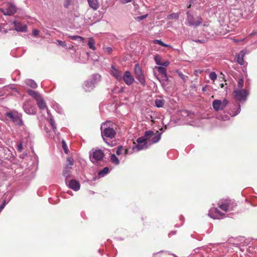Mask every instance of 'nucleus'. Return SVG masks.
<instances>
[{
    "mask_svg": "<svg viewBox=\"0 0 257 257\" xmlns=\"http://www.w3.org/2000/svg\"><path fill=\"white\" fill-rule=\"evenodd\" d=\"M114 124L109 121H105L101 125V134L104 141L105 138L112 139L116 135V131L114 129Z\"/></svg>",
    "mask_w": 257,
    "mask_h": 257,
    "instance_id": "f257e3e1",
    "label": "nucleus"
},
{
    "mask_svg": "<svg viewBox=\"0 0 257 257\" xmlns=\"http://www.w3.org/2000/svg\"><path fill=\"white\" fill-rule=\"evenodd\" d=\"M0 10L4 15L11 16L16 13L17 9L13 3H6Z\"/></svg>",
    "mask_w": 257,
    "mask_h": 257,
    "instance_id": "f03ea898",
    "label": "nucleus"
},
{
    "mask_svg": "<svg viewBox=\"0 0 257 257\" xmlns=\"http://www.w3.org/2000/svg\"><path fill=\"white\" fill-rule=\"evenodd\" d=\"M219 25L217 26L216 31L217 34L220 35H224L229 32L228 26V21L224 25H222L221 23H224L225 22V17H219Z\"/></svg>",
    "mask_w": 257,
    "mask_h": 257,
    "instance_id": "7ed1b4c3",
    "label": "nucleus"
},
{
    "mask_svg": "<svg viewBox=\"0 0 257 257\" xmlns=\"http://www.w3.org/2000/svg\"><path fill=\"white\" fill-rule=\"evenodd\" d=\"M134 74L136 78L143 85H146V79L143 70L139 64H136L134 68Z\"/></svg>",
    "mask_w": 257,
    "mask_h": 257,
    "instance_id": "20e7f679",
    "label": "nucleus"
},
{
    "mask_svg": "<svg viewBox=\"0 0 257 257\" xmlns=\"http://www.w3.org/2000/svg\"><path fill=\"white\" fill-rule=\"evenodd\" d=\"M248 95V91L243 89H236L233 92V95L234 99L239 101H245Z\"/></svg>",
    "mask_w": 257,
    "mask_h": 257,
    "instance_id": "39448f33",
    "label": "nucleus"
},
{
    "mask_svg": "<svg viewBox=\"0 0 257 257\" xmlns=\"http://www.w3.org/2000/svg\"><path fill=\"white\" fill-rule=\"evenodd\" d=\"M92 153L90 154V159L92 162L102 160L104 157V153L101 150L94 151L92 150Z\"/></svg>",
    "mask_w": 257,
    "mask_h": 257,
    "instance_id": "423d86ee",
    "label": "nucleus"
},
{
    "mask_svg": "<svg viewBox=\"0 0 257 257\" xmlns=\"http://www.w3.org/2000/svg\"><path fill=\"white\" fill-rule=\"evenodd\" d=\"M6 116L8 119H10L14 122H15L18 125H22V120L18 114L14 113L13 112H7Z\"/></svg>",
    "mask_w": 257,
    "mask_h": 257,
    "instance_id": "0eeeda50",
    "label": "nucleus"
},
{
    "mask_svg": "<svg viewBox=\"0 0 257 257\" xmlns=\"http://www.w3.org/2000/svg\"><path fill=\"white\" fill-rule=\"evenodd\" d=\"M201 22V17H187L186 24L191 27H196L199 25Z\"/></svg>",
    "mask_w": 257,
    "mask_h": 257,
    "instance_id": "6e6552de",
    "label": "nucleus"
},
{
    "mask_svg": "<svg viewBox=\"0 0 257 257\" xmlns=\"http://www.w3.org/2000/svg\"><path fill=\"white\" fill-rule=\"evenodd\" d=\"M122 79L125 84L128 85H132L135 81L134 78L131 73L128 71H126L124 72L122 76Z\"/></svg>",
    "mask_w": 257,
    "mask_h": 257,
    "instance_id": "1a4fd4ad",
    "label": "nucleus"
},
{
    "mask_svg": "<svg viewBox=\"0 0 257 257\" xmlns=\"http://www.w3.org/2000/svg\"><path fill=\"white\" fill-rule=\"evenodd\" d=\"M23 108L25 111L30 114L36 113V109L34 106L29 101L25 102L23 105Z\"/></svg>",
    "mask_w": 257,
    "mask_h": 257,
    "instance_id": "9d476101",
    "label": "nucleus"
},
{
    "mask_svg": "<svg viewBox=\"0 0 257 257\" xmlns=\"http://www.w3.org/2000/svg\"><path fill=\"white\" fill-rule=\"evenodd\" d=\"M14 25L15 30L18 32H26L27 31V26L25 24H22L20 22L14 21Z\"/></svg>",
    "mask_w": 257,
    "mask_h": 257,
    "instance_id": "9b49d317",
    "label": "nucleus"
},
{
    "mask_svg": "<svg viewBox=\"0 0 257 257\" xmlns=\"http://www.w3.org/2000/svg\"><path fill=\"white\" fill-rule=\"evenodd\" d=\"M146 141L147 140L144 136L139 138L137 140V142L138 144L136 147L138 150H141L147 148Z\"/></svg>",
    "mask_w": 257,
    "mask_h": 257,
    "instance_id": "f8f14e48",
    "label": "nucleus"
},
{
    "mask_svg": "<svg viewBox=\"0 0 257 257\" xmlns=\"http://www.w3.org/2000/svg\"><path fill=\"white\" fill-rule=\"evenodd\" d=\"M111 74L118 81L122 79V72L117 69L114 66H111Z\"/></svg>",
    "mask_w": 257,
    "mask_h": 257,
    "instance_id": "ddd939ff",
    "label": "nucleus"
},
{
    "mask_svg": "<svg viewBox=\"0 0 257 257\" xmlns=\"http://www.w3.org/2000/svg\"><path fill=\"white\" fill-rule=\"evenodd\" d=\"M246 54L245 50H242L235 58V60L240 65L244 64V57Z\"/></svg>",
    "mask_w": 257,
    "mask_h": 257,
    "instance_id": "4468645a",
    "label": "nucleus"
},
{
    "mask_svg": "<svg viewBox=\"0 0 257 257\" xmlns=\"http://www.w3.org/2000/svg\"><path fill=\"white\" fill-rule=\"evenodd\" d=\"M68 186L70 188L75 191L79 190L80 187L79 183L74 179H72L69 181Z\"/></svg>",
    "mask_w": 257,
    "mask_h": 257,
    "instance_id": "2eb2a0df",
    "label": "nucleus"
},
{
    "mask_svg": "<svg viewBox=\"0 0 257 257\" xmlns=\"http://www.w3.org/2000/svg\"><path fill=\"white\" fill-rule=\"evenodd\" d=\"M83 87L86 92H90L94 87V84L91 81H85Z\"/></svg>",
    "mask_w": 257,
    "mask_h": 257,
    "instance_id": "dca6fc26",
    "label": "nucleus"
},
{
    "mask_svg": "<svg viewBox=\"0 0 257 257\" xmlns=\"http://www.w3.org/2000/svg\"><path fill=\"white\" fill-rule=\"evenodd\" d=\"M89 6L93 10H96L99 6V4L97 0H87Z\"/></svg>",
    "mask_w": 257,
    "mask_h": 257,
    "instance_id": "f3484780",
    "label": "nucleus"
},
{
    "mask_svg": "<svg viewBox=\"0 0 257 257\" xmlns=\"http://www.w3.org/2000/svg\"><path fill=\"white\" fill-rule=\"evenodd\" d=\"M212 106L215 111L222 110L221 101L220 100H214L212 102Z\"/></svg>",
    "mask_w": 257,
    "mask_h": 257,
    "instance_id": "a211bd4d",
    "label": "nucleus"
},
{
    "mask_svg": "<svg viewBox=\"0 0 257 257\" xmlns=\"http://www.w3.org/2000/svg\"><path fill=\"white\" fill-rule=\"evenodd\" d=\"M38 107L41 109H45L47 107L46 104L41 96L36 100Z\"/></svg>",
    "mask_w": 257,
    "mask_h": 257,
    "instance_id": "6ab92c4d",
    "label": "nucleus"
},
{
    "mask_svg": "<svg viewBox=\"0 0 257 257\" xmlns=\"http://www.w3.org/2000/svg\"><path fill=\"white\" fill-rule=\"evenodd\" d=\"M161 133H160L159 131H157L156 133H153V136H152L150 141L153 143H157L161 139Z\"/></svg>",
    "mask_w": 257,
    "mask_h": 257,
    "instance_id": "aec40b11",
    "label": "nucleus"
},
{
    "mask_svg": "<svg viewBox=\"0 0 257 257\" xmlns=\"http://www.w3.org/2000/svg\"><path fill=\"white\" fill-rule=\"evenodd\" d=\"M71 169V167H68V165H66L65 169L63 172V175L66 178V180L68 178L71 174L70 169Z\"/></svg>",
    "mask_w": 257,
    "mask_h": 257,
    "instance_id": "412c9836",
    "label": "nucleus"
},
{
    "mask_svg": "<svg viewBox=\"0 0 257 257\" xmlns=\"http://www.w3.org/2000/svg\"><path fill=\"white\" fill-rule=\"evenodd\" d=\"M156 69L158 70V71L162 74V76L163 77L167 78V72H166V69L164 67H156Z\"/></svg>",
    "mask_w": 257,
    "mask_h": 257,
    "instance_id": "4be33fe9",
    "label": "nucleus"
},
{
    "mask_svg": "<svg viewBox=\"0 0 257 257\" xmlns=\"http://www.w3.org/2000/svg\"><path fill=\"white\" fill-rule=\"evenodd\" d=\"M28 93L31 96L33 97L36 100L41 96V95L38 92L32 90H28Z\"/></svg>",
    "mask_w": 257,
    "mask_h": 257,
    "instance_id": "5701e85b",
    "label": "nucleus"
},
{
    "mask_svg": "<svg viewBox=\"0 0 257 257\" xmlns=\"http://www.w3.org/2000/svg\"><path fill=\"white\" fill-rule=\"evenodd\" d=\"M95 42L92 38H89L88 45L90 49L92 50H95L96 49V47H95Z\"/></svg>",
    "mask_w": 257,
    "mask_h": 257,
    "instance_id": "b1692460",
    "label": "nucleus"
},
{
    "mask_svg": "<svg viewBox=\"0 0 257 257\" xmlns=\"http://www.w3.org/2000/svg\"><path fill=\"white\" fill-rule=\"evenodd\" d=\"M225 203H226V204L228 205V208L229 209L230 208L232 209L234 206H236V204L234 203V202L233 200H231L230 199H227V200H225Z\"/></svg>",
    "mask_w": 257,
    "mask_h": 257,
    "instance_id": "393cba45",
    "label": "nucleus"
},
{
    "mask_svg": "<svg viewBox=\"0 0 257 257\" xmlns=\"http://www.w3.org/2000/svg\"><path fill=\"white\" fill-rule=\"evenodd\" d=\"M165 103V101L163 99H156L155 100V105L158 107H162Z\"/></svg>",
    "mask_w": 257,
    "mask_h": 257,
    "instance_id": "a878e982",
    "label": "nucleus"
},
{
    "mask_svg": "<svg viewBox=\"0 0 257 257\" xmlns=\"http://www.w3.org/2000/svg\"><path fill=\"white\" fill-rule=\"evenodd\" d=\"M153 132L152 131H146L145 133L144 137L146 138L147 140H150V139L152 138L151 137L153 136Z\"/></svg>",
    "mask_w": 257,
    "mask_h": 257,
    "instance_id": "bb28decb",
    "label": "nucleus"
},
{
    "mask_svg": "<svg viewBox=\"0 0 257 257\" xmlns=\"http://www.w3.org/2000/svg\"><path fill=\"white\" fill-rule=\"evenodd\" d=\"M153 43L155 44H159L162 46L165 47H170V45H167L163 43L161 40H154L153 41Z\"/></svg>",
    "mask_w": 257,
    "mask_h": 257,
    "instance_id": "cd10ccee",
    "label": "nucleus"
},
{
    "mask_svg": "<svg viewBox=\"0 0 257 257\" xmlns=\"http://www.w3.org/2000/svg\"><path fill=\"white\" fill-rule=\"evenodd\" d=\"M27 84L28 85L30 86L31 87L33 88H35L37 87V83L32 80H28L27 81Z\"/></svg>",
    "mask_w": 257,
    "mask_h": 257,
    "instance_id": "c85d7f7f",
    "label": "nucleus"
},
{
    "mask_svg": "<svg viewBox=\"0 0 257 257\" xmlns=\"http://www.w3.org/2000/svg\"><path fill=\"white\" fill-rule=\"evenodd\" d=\"M111 161L115 165H118L119 163V161L118 158L114 154L111 155L110 157Z\"/></svg>",
    "mask_w": 257,
    "mask_h": 257,
    "instance_id": "c756f323",
    "label": "nucleus"
},
{
    "mask_svg": "<svg viewBox=\"0 0 257 257\" xmlns=\"http://www.w3.org/2000/svg\"><path fill=\"white\" fill-rule=\"evenodd\" d=\"M109 171V169L108 167H105L103 169V170L100 171L98 172V175L99 176H103L104 175L108 173Z\"/></svg>",
    "mask_w": 257,
    "mask_h": 257,
    "instance_id": "7c9ffc66",
    "label": "nucleus"
},
{
    "mask_svg": "<svg viewBox=\"0 0 257 257\" xmlns=\"http://www.w3.org/2000/svg\"><path fill=\"white\" fill-rule=\"evenodd\" d=\"M68 37L70 38V39H71L72 40H77V41H83L84 40V38L81 37V36H68Z\"/></svg>",
    "mask_w": 257,
    "mask_h": 257,
    "instance_id": "2f4dec72",
    "label": "nucleus"
},
{
    "mask_svg": "<svg viewBox=\"0 0 257 257\" xmlns=\"http://www.w3.org/2000/svg\"><path fill=\"white\" fill-rule=\"evenodd\" d=\"M161 56L159 55H156L154 57V60H155V61L156 63V64L158 65H161L162 64V62H161Z\"/></svg>",
    "mask_w": 257,
    "mask_h": 257,
    "instance_id": "473e14b6",
    "label": "nucleus"
},
{
    "mask_svg": "<svg viewBox=\"0 0 257 257\" xmlns=\"http://www.w3.org/2000/svg\"><path fill=\"white\" fill-rule=\"evenodd\" d=\"M219 207L221 209H222V210H223L225 212L229 210V209L228 208V205L226 204L225 203L220 204L219 205Z\"/></svg>",
    "mask_w": 257,
    "mask_h": 257,
    "instance_id": "72a5a7b5",
    "label": "nucleus"
},
{
    "mask_svg": "<svg viewBox=\"0 0 257 257\" xmlns=\"http://www.w3.org/2000/svg\"><path fill=\"white\" fill-rule=\"evenodd\" d=\"M244 84V80L242 78H240L237 81V87L238 88L242 89Z\"/></svg>",
    "mask_w": 257,
    "mask_h": 257,
    "instance_id": "f704fd0d",
    "label": "nucleus"
},
{
    "mask_svg": "<svg viewBox=\"0 0 257 257\" xmlns=\"http://www.w3.org/2000/svg\"><path fill=\"white\" fill-rule=\"evenodd\" d=\"M49 122L52 126V130L54 131V132H55L56 130V126L55 125V121L52 118H51L50 119V121H49Z\"/></svg>",
    "mask_w": 257,
    "mask_h": 257,
    "instance_id": "c9c22d12",
    "label": "nucleus"
},
{
    "mask_svg": "<svg viewBox=\"0 0 257 257\" xmlns=\"http://www.w3.org/2000/svg\"><path fill=\"white\" fill-rule=\"evenodd\" d=\"M73 0H65L64 3V7L68 8L72 4Z\"/></svg>",
    "mask_w": 257,
    "mask_h": 257,
    "instance_id": "e433bc0d",
    "label": "nucleus"
},
{
    "mask_svg": "<svg viewBox=\"0 0 257 257\" xmlns=\"http://www.w3.org/2000/svg\"><path fill=\"white\" fill-rule=\"evenodd\" d=\"M67 164L68 167H71L73 165V159L71 157H68L67 159Z\"/></svg>",
    "mask_w": 257,
    "mask_h": 257,
    "instance_id": "4c0bfd02",
    "label": "nucleus"
},
{
    "mask_svg": "<svg viewBox=\"0 0 257 257\" xmlns=\"http://www.w3.org/2000/svg\"><path fill=\"white\" fill-rule=\"evenodd\" d=\"M62 147H63L64 152L66 154H67L68 153V148L67 147L65 142L64 140H63L62 142Z\"/></svg>",
    "mask_w": 257,
    "mask_h": 257,
    "instance_id": "58836bf2",
    "label": "nucleus"
},
{
    "mask_svg": "<svg viewBox=\"0 0 257 257\" xmlns=\"http://www.w3.org/2000/svg\"><path fill=\"white\" fill-rule=\"evenodd\" d=\"M56 43L64 48L66 47L67 45L64 41H62L61 40H57Z\"/></svg>",
    "mask_w": 257,
    "mask_h": 257,
    "instance_id": "ea45409f",
    "label": "nucleus"
},
{
    "mask_svg": "<svg viewBox=\"0 0 257 257\" xmlns=\"http://www.w3.org/2000/svg\"><path fill=\"white\" fill-rule=\"evenodd\" d=\"M123 151V147L122 146H120L117 148V149L116 151V153L117 155H120L122 154V152Z\"/></svg>",
    "mask_w": 257,
    "mask_h": 257,
    "instance_id": "a19ab883",
    "label": "nucleus"
},
{
    "mask_svg": "<svg viewBox=\"0 0 257 257\" xmlns=\"http://www.w3.org/2000/svg\"><path fill=\"white\" fill-rule=\"evenodd\" d=\"M209 77L212 80H215L217 78V75L215 72H212L210 73Z\"/></svg>",
    "mask_w": 257,
    "mask_h": 257,
    "instance_id": "79ce46f5",
    "label": "nucleus"
},
{
    "mask_svg": "<svg viewBox=\"0 0 257 257\" xmlns=\"http://www.w3.org/2000/svg\"><path fill=\"white\" fill-rule=\"evenodd\" d=\"M228 100L226 99H224L222 101H221V105L222 108L223 109L228 104Z\"/></svg>",
    "mask_w": 257,
    "mask_h": 257,
    "instance_id": "37998d69",
    "label": "nucleus"
},
{
    "mask_svg": "<svg viewBox=\"0 0 257 257\" xmlns=\"http://www.w3.org/2000/svg\"><path fill=\"white\" fill-rule=\"evenodd\" d=\"M103 49H104V52L106 53L107 54H110L112 51V48L109 47L104 48H103Z\"/></svg>",
    "mask_w": 257,
    "mask_h": 257,
    "instance_id": "c03bdc74",
    "label": "nucleus"
},
{
    "mask_svg": "<svg viewBox=\"0 0 257 257\" xmlns=\"http://www.w3.org/2000/svg\"><path fill=\"white\" fill-rule=\"evenodd\" d=\"M17 149L19 152H21L23 150V146L22 143H20L17 145Z\"/></svg>",
    "mask_w": 257,
    "mask_h": 257,
    "instance_id": "a18cd8bd",
    "label": "nucleus"
},
{
    "mask_svg": "<svg viewBox=\"0 0 257 257\" xmlns=\"http://www.w3.org/2000/svg\"><path fill=\"white\" fill-rule=\"evenodd\" d=\"M170 64V62L168 61H166L164 63H162V64L160 66H162L164 67H167Z\"/></svg>",
    "mask_w": 257,
    "mask_h": 257,
    "instance_id": "49530a36",
    "label": "nucleus"
},
{
    "mask_svg": "<svg viewBox=\"0 0 257 257\" xmlns=\"http://www.w3.org/2000/svg\"><path fill=\"white\" fill-rule=\"evenodd\" d=\"M214 213L219 214L220 216L224 215L223 213H222L217 208H215L214 209Z\"/></svg>",
    "mask_w": 257,
    "mask_h": 257,
    "instance_id": "de8ad7c7",
    "label": "nucleus"
},
{
    "mask_svg": "<svg viewBox=\"0 0 257 257\" xmlns=\"http://www.w3.org/2000/svg\"><path fill=\"white\" fill-rule=\"evenodd\" d=\"M132 0H119V2L121 4H124L130 2H131Z\"/></svg>",
    "mask_w": 257,
    "mask_h": 257,
    "instance_id": "09e8293b",
    "label": "nucleus"
},
{
    "mask_svg": "<svg viewBox=\"0 0 257 257\" xmlns=\"http://www.w3.org/2000/svg\"><path fill=\"white\" fill-rule=\"evenodd\" d=\"M39 34V31L38 30L35 29L33 31V35L34 36H36L38 35Z\"/></svg>",
    "mask_w": 257,
    "mask_h": 257,
    "instance_id": "8fccbe9b",
    "label": "nucleus"
},
{
    "mask_svg": "<svg viewBox=\"0 0 257 257\" xmlns=\"http://www.w3.org/2000/svg\"><path fill=\"white\" fill-rule=\"evenodd\" d=\"M179 76L184 80H186L185 76L182 73V72H179L178 73Z\"/></svg>",
    "mask_w": 257,
    "mask_h": 257,
    "instance_id": "3c124183",
    "label": "nucleus"
},
{
    "mask_svg": "<svg viewBox=\"0 0 257 257\" xmlns=\"http://www.w3.org/2000/svg\"><path fill=\"white\" fill-rule=\"evenodd\" d=\"M5 205V202H3V203L0 206V212L2 211V210L4 208V206Z\"/></svg>",
    "mask_w": 257,
    "mask_h": 257,
    "instance_id": "603ef678",
    "label": "nucleus"
},
{
    "mask_svg": "<svg viewBox=\"0 0 257 257\" xmlns=\"http://www.w3.org/2000/svg\"><path fill=\"white\" fill-rule=\"evenodd\" d=\"M123 151H124V155H127L128 154V149H123Z\"/></svg>",
    "mask_w": 257,
    "mask_h": 257,
    "instance_id": "864d4df0",
    "label": "nucleus"
},
{
    "mask_svg": "<svg viewBox=\"0 0 257 257\" xmlns=\"http://www.w3.org/2000/svg\"><path fill=\"white\" fill-rule=\"evenodd\" d=\"M176 234V231H172L170 232V233L169 234V236H171L172 235H174Z\"/></svg>",
    "mask_w": 257,
    "mask_h": 257,
    "instance_id": "5fc2aeb1",
    "label": "nucleus"
},
{
    "mask_svg": "<svg viewBox=\"0 0 257 257\" xmlns=\"http://www.w3.org/2000/svg\"><path fill=\"white\" fill-rule=\"evenodd\" d=\"M228 21V23L229 20V19H228V17H227V19H225V22H224V23H221V24H222V25H224V24H225V23H226V21Z\"/></svg>",
    "mask_w": 257,
    "mask_h": 257,
    "instance_id": "6e6d98bb",
    "label": "nucleus"
},
{
    "mask_svg": "<svg viewBox=\"0 0 257 257\" xmlns=\"http://www.w3.org/2000/svg\"><path fill=\"white\" fill-rule=\"evenodd\" d=\"M146 17H137L138 18V21H141L144 18H145Z\"/></svg>",
    "mask_w": 257,
    "mask_h": 257,
    "instance_id": "4d7b16f0",
    "label": "nucleus"
},
{
    "mask_svg": "<svg viewBox=\"0 0 257 257\" xmlns=\"http://www.w3.org/2000/svg\"><path fill=\"white\" fill-rule=\"evenodd\" d=\"M195 41L196 42L202 43V41H201L200 40H196Z\"/></svg>",
    "mask_w": 257,
    "mask_h": 257,
    "instance_id": "13d9d810",
    "label": "nucleus"
},
{
    "mask_svg": "<svg viewBox=\"0 0 257 257\" xmlns=\"http://www.w3.org/2000/svg\"><path fill=\"white\" fill-rule=\"evenodd\" d=\"M223 86H224L223 84L222 83V84H220V86H221V88H222L223 87Z\"/></svg>",
    "mask_w": 257,
    "mask_h": 257,
    "instance_id": "bf43d9fd",
    "label": "nucleus"
},
{
    "mask_svg": "<svg viewBox=\"0 0 257 257\" xmlns=\"http://www.w3.org/2000/svg\"><path fill=\"white\" fill-rule=\"evenodd\" d=\"M143 16L147 17V16H148V14L145 15H144Z\"/></svg>",
    "mask_w": 257,
    "mask_h": 257,
    "instance_id": "052dcab7",
    "label": "nucleus"
},
{
    "mask_svg": "<svg viewBox=\"0 0 257 257\" xmlns=\"http://www.w3.org/2000/svg\"><path fill=\"white\" fill-rule=\"evenodd\" d=\"M71 48H73V46H71V47H69V49Z\"/></svg>",
    "mask_w": 257,
    "mask_h": 257,
    "instance_id": "680f3d73",
    "label": "nucleus"
},
{
    "mask_svg": "<svg viewBox=\"0 0 257 257\" xmlns=\"http://www.w3.org/2000/svg\"><path fill=\"white\" fill-rule=\"evenodd\" d=\"M169 16L172 17V16H172V15L171 14V15H170Z\"/></svg>",
    "mask_w": 257,
    "mask_h": 257,
    "instance_id": "e2e57ef3",
    "label": "nucleus"
}]
</instances>
